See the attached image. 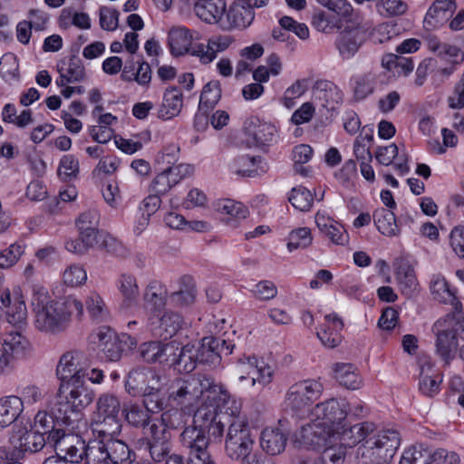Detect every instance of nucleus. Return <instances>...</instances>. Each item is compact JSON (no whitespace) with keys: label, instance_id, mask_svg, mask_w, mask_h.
Returning a JSON list of instances; mask_svg holds the SVG:
<instances>
[{"label":"nucleus","instance_id":"obj_1","mask_svg":"<svg viewBox=\"0 0 464 464\" xmlns=\"http://www.w3.org/2000/svg\"><path fill=\"white\" fill-rule=\"evenodd\" d=\"M350 411L344 398H330L316 403L308 411L307 420L294 433V441L300 447H319L333 439L344 441L349 430L347 416Z\"/></svg>","mask_w":464,"mask_h":464},{"label":"nucleus","instance_id":"obj_2","mask_svg":"<svg viewBox=\"0 0 464 464\" xmlns=\"http://www.w3.org/2000/svg\"><path fill=\"white\" fill-rule=\"evenodd\" d=\"M31 304L34 327L49 335L64 332L72 316L81 319L83 315V304L81 300L72 296L63 300L53 299L48 290L39 284L32 285Z\"/></svg>","mask_w":464,"mask_h":464},{"label":"nucleus","instance_id":"obj_3","mask_svg":"<svg viewBox=\"0 0 464 464\" xmlns=\"http://www.w3.org/2000/svg\"><path fill=\"white\" fill-rule=\"evenodd\" d=\"M344 436L348 446L360 444L356 450L358 464H392L401 444L397 430H377L371 422L351 426Z\"/></svg>","mask_w":464,"mask_h":464},{"label":"nucleus","instance_id":"obj_4","mask_svg":"<svg viewBox=\"0 0 464 464\" xmlns=\"http://www.w3.org/2000/svg\"><path fill=\"white\" fill-rule=\"evenodd\" d=\"M232 396L224 385L204 375L187 380L177 378L169 388L168 411H171L173 416H179L180 411L193 409L199 401L207 407L213 402L223 406Z\"/></svg>","mask_w":464,"mask_h":464},{"label":"nucleus","instance_id":"obj_5","mask_svg":"<svg viewBox=\"0 0 464 464\" xmlns=\"http://www.w3.org/2000/svg\"><path fill=\"white\" fill-rule=\"evenodd\" d=\"M227 403L228 405L225 411L230 420L224 450L229 459L242 461L255 453V436L246 416L241 412L242 402L232 396Z\"/></svg>","mask_w":464,"mask_h":464},{"label":"nucleus","instance_id":"obj_6","mask_svg":"<svg viewBox=\"0 0 464 464\" xmlns=\"http://www.w3.org/2000/svg\"><path fill=\"white\" fill-rule=\"evenodd\" d=\"M122 408L120 398L111 392L102 393L95 401L91 426L98 437H116L120 434L122 422Z\"/></svg>","mask_w":464,"mask_h":464},{"label":"nucleus","instance_id":"obj_7","mask_svg":"<svg viewBox=\"0 0 464 464\" xmlns=\"http://www.w3.org/2000/svg\"><path fill=\"white\" fill-rule=\"evenodd\" d=\"M432 331L436 337V353L449 364L456 357L460 341L464 340V318L447 315L434 323Z\"/></svg>","mask_w":464,"mask_h":464},{"label":"nucleus","instance_id":"obj_8","mask_svg":"<svg viewBox=\"0 0 464 464\" xmlns=\"http://www.w3.org/2000/svg\"><path fill=\"white\" fill-rule=\"evenodd\" d=\"M47 444L44 435L38 430L21 428L13 432L8 445L0 447L1 459H18L24 453H35Z\"/></svg>","mask_w":464,"mask_h":464},{"label":"nucleus","instance_id":"obj_9","mask_svg":"<svg viewBox=\"0 0 464 464\" xmlns=\"http://www.w3.org/2000/svg\"><path fill=\"white\" fill-rule=\"evenodd\" d=\"M171 411L162 412L159 420L150 422L145 428V435L148 440L151 458L160 461L170 451L169 429L176 428L177 424L172 420Z\"/></svg>","mask_w":464,"mask_h":464},{"label":"nucleus","instance_id":"obj_10","mask_svg":"<svg viewBox=\"0 0 464 464\" xmlns=\"http://www.w3.org/2000/svg\"><path fill=\"white\" fill-rule=\"evenodd\" d=\"M233 374L240 382L250 380L251 387H261L272 382L274 369L255 356H242L233 367Z\"/></svg>","mask_w":464,"mask_h":464},{"label":"nucleus","instance_id":"obj_11","mask_svg":"<svg viewBox=\"0 0 464 464\" xmlns=\"http://www.w3.org/2000/svg\"><path fill=\"white\" fill-rule=\"evenodd\" d=\"M147 326L153 335L167 340L181 332L187 326V323L177 311L156 308L150 313Z\"/></svg>","mask_w":464,"mask_h":464},{"label":"nucleus","instance_id":"obj_12","mask_svg":"<svg viewBox=\"0 0 464 464\" xmlns=\"http://www.w3.org/2000/svg\"><path fill=\"white\" fill-rule=\"evenodd\" d=\"M57 403L64 404L72 411L79 412L88 407L94 399V392L88 386L85 378L60 383Z\"/></svg>","mask_w":464,"mask_h":464},{"label":"nucleus","instance_id":"obj_13","mask_svg":"<svg viewBox=\"0 0 464 464\" xmlns=\"http://www.w3.org/2000/svg\"><path fill=\"white\" fill-rule=\"evenodd\" d=\"M166 376L152 368H139L130 371L125 381V391L132 397L155 390H163Z\"/></svg>","mask_w":464,"mask_h":464},{"label":"nucleus","instance_id":"obj_14","mask_svg":"<svg viewBox=\"0 0 464 464\" xmlns=\"http://www.w3.org/2000/svg\"><path fill=\"white\" fill-rule=\"evenodd\" d=\"M31 352V345L20 332L11 331L0 335V374L13 369L14 360Z\"/></svg>","mask_w":464,"mask_h":464},{"label":"nucleus","instance_id":"obj_15","mask_svg":"<svg viewBox=\"0 0 464 464\" xmlns=\"http://www.w3.org/2000/svg\"><path fill=\"white\" fill-rule=\"evenodd\" d=\"M323 383L307 379L292 384L285 393V402L292 411H298L310 406L323 394Z\"/></svg>","mask_w":464,"mask_h":464},{"label":"nucleus","instance_id":"obj_16","mask_svg":"<svg viewBox=\"0 0 464 464\" xmlns=\"http://www.w3.org/2000/svg\"><path fill=\"white\" fill-rule=\"evenodd\" d=\"M50 445L56 456L47 458L43 464H77L82 452V440L75 435L62 436L58 431L50 437Z\"/></svg>","mask_w":464,"mask_h":464},{"label":"nucleus","instance_id":"obj_17","mask_svg":"<svg viewBox=\"0 0 464 464\" xmlns=\"http://www.w3.org/2000/svg\"><path fill=\"white\" fill-rule=\"evenodd\" d=\"M227 405V402L223 406L219 402H213L208 407L199 405L195 413V422L204 430L208 429V436L214 441L221 442L223 439L225 425L221 415L227 416L225 411Z\"/></svg>","mask_w":464,"mask_h":464},{"label":"nucleus","instance_id":"obj_18","mask_svg":"<svg viewBox=\"0 0 464 464\" xmlns=\"http://www.w3.org/2000/svg\"><path fill=\"white\" fill-rule=\"evenodd\" d=\"M268 0H234L227 14V20L221 27L225 30L245 29L255 18V8L266 5Z\"/></svg>","mask_w":464,"mask_h":464},{"label":"nucleus","instance_id":"obj_19","mask_svg":"<svg viewBox=\"0 0 464 464\" xmlns=\"http://www.w3.org/2000/svg\"><path fill=\"white\" fill-rule=\"evenodd\" d=\"M243 131L248 146L270 145L276 138V127L256 116H250L245 121Z\"/></svg>","mask_w":464,"mask_h":464},{"label":"nucleus","instance_id":"obj_20","mask_svg":"<svg viewBox=\"0 0 464 464\" xmlns=\"http://www.w3.org/2000/svg\"><path fill=\"white\" fill-rule=\"evenodd\" d=\"M366 28L361 21L343 25L336 39V47L340 55L344 59L353 57L364 43Z\"/></svg>","mask_w":464,"mask_h":464},{"label":"nucleus","instance_id":"obj_21","mask_svg":"<svg viewBox=\"0 0 464 464\" xmlns=\"http://www.w3.org/2000/svg\"><path fill=\"white\" fill-rule=\"evenodd\" d=\"M83 354L78 350L67 351L62 354L56 366V375L60 383L74 381L76 378H86V369L82 361Z\"/></svg>","mask_w":464,"mask_h":464},{"label":"nucleus","instance_id":"obj_22","mask_svg":"<svg viewBox=\"0 0 464 464\" xmlns=\"http://www.w3.org/2000/svg\"><path fill=\"white\" fill-rule=\"evenodd\" d=\"M2 309L11 324H21L26 321L27 309L19 288L5 289L0 295Z\"/></svg>","mask_w":464,"mask_h":464},{"label":"nucleus","instance_id":"obj_23","mask_svg":"<svg viewBox=\"0 0 464 464\" xmlns=\"http://www.w3.org/2000/svg\"><path fill=\"white\" fill-rule=\"evenodd\" d=\"M193 170V167L189 164L170 166L153 179L151 189L158 195L166 194L183 179L190 176Z\"/></svg>","mask_w":464,"mask_h":464},{"label":"nucleus","instance_id":"obj_24","mask_svg":"<svg viewBox=\"0 0 464 464\" xmlns=\"http://www.w3.org/2000/svg\"><path fill=\"white\" fill-rule=\"evenodd\" d=\"M202 35L197 30H189L184 26H174L169 32V45L170 52L175 56L186 53L192 54L194 41L201 40Z\"/></svg>","mask_w":464,"mask_h":464},{"label":"nucleus","instance_id":"obj_25","mask_svg":"<svg viewBox=\"0 0 464 464\" xmlns=\"http://www.w3.org/2000/svg\"><path fill=\"white\" fill-rule=\"evenodd\" d=\"M314 222L319 232L331 243L337 246H343L348 243L349 237L343 226L325 211H317L314 216Z\"/></svg>","mask_w":464,"mask_h":464},{"label":"nucleus","instance_id":"obj_26","mask_svg":"<svg viewBox=\"0 0 464 464\" xmlns=\"http://www.w3.org/2000/svg\"><path fill=\"white\" fill-rule=\"evenodd\" d=\"M442 378L434 362L428 357L420 359L419 390L429 397H433L440 392Z\"/></svg>","mask_w":464,"mask_h":464},{"label":"nucleus","instance_id":"obj_27","mask_svg":"<svg viewBox=\"0 0 464 464\" xmlns=\"http://www.w3.org/2000/svg\"><path fill=\"white\" fill-rule=\"evenodd\" d=\"M115 286L121 298V309L128 310L137 305L140 297V285L134 274L120 273L115 280Z\"/></svg>","mask_w":464,"mask_h":464},{"label":"nucleus","instance_id":"obj_28","mask_svg":"<svg viewBox=\"0 0 464 464\" xmlns=\"http://www.w3.org/2000/svg\"><path fill=\"white\" fill-rule=\"evenodd\" d=\"M179 441L188 451V459L209 454L208 439L205 435V430L198 426L186 427L179 436Z\"/></svg>","mask_w":464,"mask_h":464},{"label":"nucleus","instance_id":"obj_29","mask_svg":"<svg viewBox=\"0 0 464 464\" xmlns=\"http://www.w3.org/2000/svg\"><path fill=\"white\" fill-rule=\"evenodd\" d=\"M430 293L433 300L450 304L457 312H460L462 305L456 296V291L451 288L446 277L440 274L433 275L430 281Z\"/></svg>","mask_w":464,"mask_h":464},{"label":"nucleus","instance_id":"obj_30","mask_svg":"<svg viewBox=\"0 0 464 464\" xmlns=\"http://www.w3.org/2000/svg\"><path fill=\"white\" fill-rule=\"evenodd\" d=\"M233 42L234 39L230 35H214L208 40L207 45H195L192 55L198 57L202 63L208 64L217 58L218 53L226 51Z\"/></svg>","mask_w":464,"mask_h":464},{"label":"nucleus","instance_id":"obj_31","mask_svg":"<svg viewBox=\"0 0 464 464\" xmlns=\"http://www.w3.org/2000/svg\"><path fill=\"white\" fill-rule=\"evenodd\" d=\"M178 350L175 342L162 343L160 341L145 342L140 346V354L148 363L169 362L170 354Z\"/></svg>","mask_w":464,"mask_h":464},{"label":"nucleus","instance_id":"obj_32","mask_svg":"<svg viewBox=\"0 0 464 464\" xmlns=\"http://www.w3.org/2000/svg\"><path fill=\"white\" fill-rule=\"evenodd\" d=\"M196 16L208 24H219L227 12L226 0H197L193 6Z\"/></svg>","mask_w":464,"mask_h":464},{"label":"nucleus","instance_id":"obj_33","mask_svg":"<svg viewBox=\"0 0 464 464\" xmlns=\"http://www.w3.org/2000/svg\"><path fill=\"white\" fill-rule=\"evenodd\" d=\"M343 328V321L336 314H327L316 335L324 347L333 349L342 342Z\"/></svg>","mask_w":464,"mask_h":464},{"label":"nucleus","instance_id":"obj_34","mask_svg":"<svg viewBox=\"0 0 464 464\" xmlns=\"http://www.w3.org/2000/svg\"><path fill=\"white\" fill-rule=\"evenodd\" d=\"M59 77L55 83L57 86H65L69 83L80 82L85 80L86 72L82 63L75 57L68 61H62L57 65Z\"/></svg>","mask_w":464,"mask_h":464},{"label":"nucleus","instance_id":"obj_35","mask_svg":"<svg viewBox=\"0 0 464 464\" xmlns=\"http://www.w3.org/2000/svg\"><path fill=\"white\" fill-rule=\"evenodd\" d=\"M198 362V350L192 343L182 346L179 350H176L170 354L169 363L179 372H191L197 366Z\"/></svg>","mask_w":464,"mask_h":464},{"label":"nucleus","instance_id":"obj_36","mask_svg":"<svg viewBox=\"0 0 464 464\" xmlns=\"http://www.w3.org/2000/svg\"><path fill=\"white\" fill-rule=\"evenodd\" d=\"M347 442L342 438L333 439L324 445L319 447H304L312 450H323L319 456L323 459L324 464H343L347 453Z\"/></svg>","mask_w":464,"mask_h":464},{"label":"nucleus","instance_id":"obj_37","mask_svg":"<svg viewBox=\"0 0 464 464\" xmlns=\"http://www.w3.org/2000/svg\"><path fill=\"white\" fill-rule=\"evenodd\" d=\"M313 95L315 100L321 102L322 106L328 110H334L343 102L342 91L331 82H317L313 90Z\"/></svg>","mask_w":464,"mask_h":464},{"label":"nucleus","instance_id":"obj_38","mask_svg":"<svg viewBox=\"0 0 464 464\" xmlns=\"http://www.w3.org/2000/svg\"><path fill=\"white\" fill-rule=\"evenodd\" d=\"M334 380L343 387L358 390L362 386V378L356 367L351 363L336 362L332 367Z\"/></svg>","mask_w":464,"mask_h":464},{"label":"nucleus","instance_id":"obj_39","mask_svg":"<svg viewBox=\"0 0 464 464\" xmlns=\"http://www.w3.org/2000/svg\"><path fill=\"white\" fill-rule=\"evenodd\" d=\"M287 435L279 427H266L260 436L262 449L270 455H277L285 450Z\"/></svg>","mask_w":464,"mask_h":464},{"label":"nucleus","instance_id":"obj_40","mask_svg":"<svg viewBox=\"0 0 464 464\" xmlns=\"http://www.w3.org/2000/svg\"><path fill=\"white\" fill-rule=\"evenodd\" d=\"M395 280L401 293L410 297L418 290L414 268L407 262H400L395 268Z\"/></svg>","mask_w":464,"mask_h":464},{"label":"nucleus","instance_id":"obj_41","mask_svg":"<svg viewBox=\"0 0 464 464\" xmlns=\"http://www.w3.org/2000/svg\"><path fill=\"white\" fill-rule=\"evenodd\" d=\"M318 4L337 14V22L346 25L361 21L360 14L355 12L348 0H316Z\"/></svg>","mask_w":464,"mask_h":464},{"label":"nucleus","instance_id":"obj_42","mask_svg":"<svg viewBox=\"0 0 464 464\" xmlns=\"http://www.w3.org/2000/svg\"><path fill=\"white\" fill-rule=\"evenodd\" d=\"M183 107V96L178 88L167 89L159 109V117L164 121L177 117Z\"/></svg>","mask_w":464,"mask_h":464},{"label":"nucleus","instance_id":"obj_43","mask_svg":"<svg viewBox=\"0 0 464 464\" xmlns=\"http://www.w3.org/2000/svg\"><path fill=\"white\" fill-rule=\"evenodd\" d=\"M151 412L142 403L130 401L122 408V415L126 422L134 428L145 429L151 420Z\"/></svg>","mask_w":464,"mask_h":464},{"label":"nucleus","instance_id":"obj_44","mask_svg":"<svg viewBox=\"0 0 464 464\" xmlns=\"http://www.w3.org/2000/svg\"><path fill=\"white\" fill-rule=\"evenodd\" d=\"M24 411L18 396L10 395L0 399V429L13 424Z\"/></svg>","mask_w":464,"mask_h":464},{"label":"nucleus","instance_id":"obj_45","mask_svg":"<svg viewBox=\"0 0 464 464\" xmlns=\"http://www.w3.org/2000/svg\"><path fill=\"white\" fill-rule=\"evenodd\" d=\"M454 9V0H436L425 15L423 21L425 28L432 30L438 27L447 19L446 13L452 12Z\"/></svg>","mask_w":464,"mask_h":464},{"label":"nucleus","instance_id":"obj_46","mask_svg":"<svg viewBox=\"0 0 464 464\" xmlns=\"http://www.w3.org/2000/svg\"><path fill=\"white\" fill-rule=\"evenodd\" d=\"M179 287L169 295L173 304L180 308L191 306L196 302L197 290L190 277H182Z\"/></svg>","mask_w":464,"mask_h":464},{"label":"nucleus","instance_id":"obj_47","mask_svg":"<svg viewBox=\"0 0 464 464\" xmlns=\"http://www.w3.org/2000/svg\"><path fill=\"white\" fill-rule=\"evenodd\" d=\"M111 464H128L131 459V453L128 446L114 437H101Z\"/></svg>","mask_w":464,"mask_h":464},{"label":"nucleus","instance_id":"obj_48","mask_svg":"<svg viewBox=\"0 0 464 464\" xmlns=\"http://www.w3.org/2000/svg\"><path fill=\"white\" fill-rule=\"evenodd\" d=\"M106 450V447L102 440L91 443L87 447L82 440V452L80 453V462L84 461V464H111L109 453Z\"/></svg>","mask_w":464,"mask_h":464},{"label":"nucleus","instance_id":"obj_49","mask_svg":"<svg viewBox=\"0 0 464 464\" xmlns=\"http://www.w3.org/2000/svg\"><path fill=\"white\" fill-rule=\"evenodd\" d=\"M373 220L379 232L386 237L399 235L400 228L397 225L394 213L387 208L377 209L373 214Z\"/></svg>","mask_w":464,"mask_h":464},{"label":"nucleus","instance_id":"obj_50","mask_svg":"<svg viewBox=\"0 0 464 464\" xmlns=\"http://www.w3.org/2000/svg\"><path fill=\"white\" fill-rule=\"evenodd\" d=\"M225 344V341H221L213 336L204 337L198 350V362L208 364H216L219 362V345Z\"/></svg>","mask_w":464,"mask_h":464},{"label":"nucleus","instance_id":"obj_51","mask_svg":"<svg viewBox=\"0 0 464 464\" xmlns=\"http://www.w3.org/2000/svg\"><path fill=\"white\" fill-rule=\"evenodd\" d=\"M376 76L372 72H365L351 79L354 99L361 101L371 95L375 89Z\"/></svg>","mask_w":464,"mask_h":464},{"label":"nucleus","instance_id":"obj_52","mask_svg":"<svg viewBox=\"0 0 464 464\" xmlns=\"http://www.w3.org/2000/svg\"><path fill=\"white\" fill-rule=\"evenodd\" d=\"M283 70V63L280 57L272 53L266 58V65H260L253 72V78L256 82H267L270 77L278 76Z\"/></svg>","mask_w":464,"mask_h":464},{"label":"nucleus","instance_id":"obj_53","mask_svg":"<svg viewBox=\"0 0 464 464\" xmlns=\"http://www.w3.org/2000/svg\"><path fill=\"white\" fill-rule=\"evenodd\" d=\"M90 317L103 321L109 315V309L103 297L96 291H91L84 299V305Z\"/></svg>","mask_w":464,"mask_h":464},{"label":"nucleus","instance_id":"obj_54","mask_svg":"<svg viewBox=\"0 0 464 464\" xmlns=\"http://www.w3.org/2000/svg\"><path fill=\"white\" fill-rule=\"evenodd\" d=\"M58 420L54 419V417L47 411V410L39 411L34 420V428L35 430H40L44 435L48 434L47 437V444L50 445V437L52 434L58 431L62 436H69L70 434H65L63 430L58 428Z\"/></svg>","mask_w":464,"mask_h":464},{"label":"nucleus","instance_id":"obj_55","mask_svg":"<svg viewBox=\"0 0 464 464\" xmlns=\"http://www.w3.org/2000/svg\"><path fill=\"white\" fill-rule=\"evenodd\" d=\"M214 207L217 212L227 217V222L246 218L247 216V209L241 203L232 199H219L215 203Z\"/></svg>","mask_w":464,"mask_h":464},{"label":"nucleus","instance_id":"obj_56","mask_svg":"<svg viewBox=\"0 0 464 464\" xmlns=\"http://www.w3.org/2000/svg\"><path fill=\"white\" fill-rule=\"evenodd\" d=\"M143 301L151 306L150 313L156 308H163L167 301V293L163 285L156 281L150 282L144 290Z\"/></svg>","mask_w":464,"mask_h":464},{"label":"nucleus","instance_id":"obj_57","mask_svg":"<svg viewBox=\"0 0 464 464\" xmlns=\"http://www.w3.org/2000/svg\"><path fill=\"white\" fill-rule=\"evenodd\" d=\"M80 174V162L72 154L63 155L58 165L57 175L63 181H72Z\"/></svg>","mask_w":464,"mask_h":464},{"label":"nucleus","instance_id":"obj_58","mask_svg":"<svg viewBox=\"0 0 464 464\" xmlns=\"http://www.w3.org/2000/svg\"><path fill=\"white\" fill-rule=\"evenodd\" d=\"M313 235L309 227H297L289 233L286 247L290 252L298 248H307L313 244Z\"/></svg>","mask_w":464,"mask_h":464},{"label":"nucleus","instance_id":"obj_59","mask_svg":"<svg viewBox=\"0 0 464 464\" xmlns=\"http://www.w3.org/2000/svg\"><path fill=\"white\" fill-rule=\"evenodd\" d=\"M162 390H155L139 395L142 398L141 403L151 412L165 411L169 409L168 398L161 393Z\"/></svg>","mask_w":464,"mask_h":464},{"label":"nucleus","instance_id":"obj_60","mask_svg":"<svg viewBox=\"0 0 464 464\" xmlns=\"http://www.w3.org/2000/svg\"><path fill=\"white\" fill-rule=\"evenodd\" d=\"M24 253V246L19 243H13L7 247L0 245V268L8 269L14 266Z\"/></svg>","mask_w":464,"mask_h":464},{"label":"nucleus","instance_id":"obj_61","mask_svg":"<svg viewBox=\"0 0 464 464\" xmlns=\"http://www.w3.org/2000/svg\"><path fill=\"white\" fill-rule=\"evenodd\" d=\"M87 281V273L81 265L73 264L69 266L63 273V282L70 287H77L84 285Z\"/></svg>","mask_w":464,"mask_h":464},{"label":"nucleus","instance_id":"obj_62","mask_svg":"<svg viewBox=\"0 0 464 464\" xmlns=\"http://www.w3.org/2000/svg\"><path fill=\"white\" fill-rule=\"evenodd\" d=\"M289 201L296 209L307 211L313 205L314 197L304 187H296L291 190Z\"/></svg>","mask_w":464,"mask_h":464},{"label":"nucleus","instance_id":"obj_63","mask_svg":"<svg viewBox=\"0 0 464 464\" xmlns=\"http://www.w3.org/2000/svg\"><path fill=\"white\" fill-rule=\"evenodd\" d=\"M256 158L249 156H240L235 158L229 163V169L239 176H252L257 172L255 167Z\"/></svg>","mask_w":464,"mask_h":464},{"label":"nucleus","instance_id":"obj_64","mask_svg":"<svg viewBox=\"0 0 464 464\" xmlns=\"http://www.w3.org/2000/svg\"><path fill=\"white\" fill-rule=\"evenodd\" d=\"M18 61L13 53H6L0 59V74L6 82L18 79Z\"/></svg>","mask_w":464,"mask_h":464}]
</instances>
